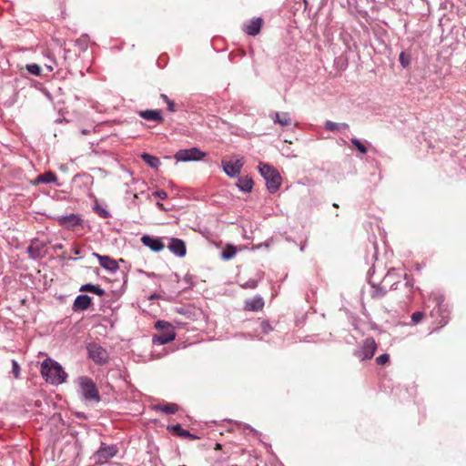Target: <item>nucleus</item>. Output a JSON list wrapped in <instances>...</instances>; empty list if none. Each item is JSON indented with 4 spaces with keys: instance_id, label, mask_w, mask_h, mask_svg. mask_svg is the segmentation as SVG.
<instances>
[{
    "instance_id": "obj_30",
    "label": "nucleus",
    "mask_w": 466,
    "mask_h": 466,
    "mask_svg": "<svg viewBox=\"0 0 466 466\" xmlns=\"http://www.w3.org/2000/svg\"><path fill=\"white\" fill-rule=\"evenodd\" d=\"M25 69L27 72L33 76H41L42 69L37 64H28L25 66Z\"/></svg>"
},
{
    "instance_id": "obj_32",
    "label": "nucleus",
    "mask_w": 466,
    "mask_h": 466,
    "mask_svg": "<svg viewBox=\"0 0 466 466\" xmlns=\"http://www.w3.org/2000/svg\"><path fill=\"white\" fill-rule=\"evenodd\" d=\"M424 312L422 311H415L411 314V323L413 325H417L424 319Z\"/></svg>"
},
{
    "instance_id": "obj_12",
    "label": "nucleus",
    "mask_w": 466,
    "mask_h": 466,
    "mask_svg": "<svg viewBox=\"0 0 466 466\" xmlns=\"http://www.w3.org/2000/svg\"><path fill=\"white\" fill-rule=\"evenodd\" d=\"M243 166L244 162L242 159H237L236 161H222L223 170L230 177H235L239 175Z\"/></svg>"
},
{
    "instance_id": "obj_38",
    "label": "nucleus",
    "mask_w": 466,
    "mask_h": 466,
    "mask_svg": "<svg viewBox=\"0 0 466 466\" xmlns=\"http://www.w3.org/2000/svg\"><path fill=\"white\" fill-rule=\"evenodd\" d=\"M272 329H273V328L268 320H263L261 322V331L264 334H268Z\"/></svg>"
},
{
    "instance_id": "obj_40",
    "label": "nucleus",
    "mask_w": 466,
    "mask_h": 466,
    "mask_svg": "<svg viewBox=\"0 0 466 466\" xmlns=\"http://www.w3.org/2000/svg\"><path fill=\"white\" fill-rule=\"evenodd\" d=\"M153 196L159 199H166L167 198V193L164 190H157L153 193Z\"/></svg>"
},
{
    "instance_id": "obj_5",
    "label": "nucleus",
    "mask_w": 466,
    "mask_h": 466,
    "mask_svg": "<svg viewBox=\"0 0 466 466\" xmlns=\"http://www.w3.org/2000/svg\"><path fill=\"white\" fill-rule=\"evenodd\" d=\"M155 328L158 330V333L153 335L152 343L154 345H164L176 339L175 329L169 322L157 320L155 323Z\"/></svg>"
},
{
    "instance_id": "obj_48",
    "label": "nucleus",
    "mask_w": 466,
    "mask_h": 466,
    "mask_svg": "<svg viewBox=\"0 0 466 466\" xmlns=\"http://www.w3.org/2000/svg\"><path fill=\"white\" fill-rule=\"evenodd\" d=\"M222 445L220 443H216L215 450H220Z\"/></svg>"
},
{
    "instance_id": "obj_18",
    "label": "nucleus",
    "mask_w": 466,
    "mask_h": 466,
    "mask_svg": "<svg viewBox=\"0 0 466 466\" xmlns=\"http://www.w3.org/2000/svg\"><path fill=\"white\" fill-rule=\"evenodd\" d=\"M265 302L260 295H256L251 299H246L244 302V310L246 311H259L264 308Z\"/></svg>"
},
{
    "instance_id": "obj_34",
    "label": "nucleus",
    "mask_w": 466,
    "mask_h": 466,
    "mask_svg": "<svg viewBox=\"0 0 466 466\" xmlns=\"http://www.w3.org/2000/svg\"><path fill=\"white\" fill-rule=\"evenodd\" d=\"M399 61L403 67H407L410 63V58L405 52H401L399 56Z\"/></svg>"
},
{
    "instance_id": "obj_10",
    "label": "nucleus",
    "mask_w": 466,
    "mask_h": 466,
    "mask_svg": "<svg viewBox=\"0 0 466 466\" xmlns=\"http://www.w3.org/2000/svg\"><path fill=\"white\" fill-rule=\"evenodd\" d=\"M47 243L40 240L39 238H34L31 240V244L27 248V253L29 258L32 259H40L46 256L45 248Z\"/></svg>"
},
{
    "instance_id": "obj_26",
    "label": "nucleus",
    "mask_w": 466,
    "mask_h": 466,
    "mask_svg": "<svg viewBox=\"0 0 466 466\" xmlns=\"http://www.w3.org/2000/svg\"><path fill=\"white\" fill-rule=\"evenodd\" d=\"M141 158L147 165H148L152 168H157L161 165V162L158 157L152 156L148 153H143L141 155Z\"/></svg>"
},
{
    "instance_id": "obj_31",
    "label": "nucleus",
    "mask_w": 466,
    "mask_h": 466,
    "mask_svg": "<svg viewBox=\"0 0 466 466\" xmlns=\"http://www.w3.org/2000/svg\"><path fill=\"white\" fill-rule=\"evenodd\" d=\"M350 142L361 154H366L368 152L367 147L360 139L352 137Z\"/></svg>"
},
{
    "instance_id": "obj_1",
    "label": "nucleus",
    "mask_w": 466,
    "mask_h": 466,
    "mask_svg": "<svg viewBox=\"0 0 466 466\" xmlns=\"http://www.w3.org/2000/svg\"><path fill=\"white\" fill-rule=\"evenodd\" d=\"M427 308H431L430 316L440 327L445 326L450 320L451 309L445 297L439 293L431 294Z\"/></svg>"
},
{
    "instance_id": "obj_21",
    "label": "nucleus",
    "mask_w": 466,
    "mask_h": 466,
    "mask_svg": "<svg viewBox=\"0 0 466 466\" xmlns=\"http://www.w3.org/2000/svg\"><path fill=\"white\" fill-rule=\"evenodd\" d=\"M167 431H171L174 435L186 438L191 441L198 440L199 437L195 435L188 431L183 429L180 424L167 426Z\"/></svg>"
},
{
    "instance_id": "obj_16",
    "label": "nucleus",
    "mask_w": 466,
    "mask_h": 466,
    "mask_svg": "<svg viewBox=\"0 0 466 466\" xmlns=\"http://www.w3.org/2000/svg\"><path fill=\"white\" fill-rule=\"evenodd\" d=\"M167 248L171 253L174 255L183 258L187 254V247L185 242L177 238H170V241L167 245Z\"/></svg>"
},
{
    "instance_id": "obj_44",
    "label": "nucleus",
    "mask_w": 466,
    "mask_h": 466,
    "mask_svg": "<svg viewBox=\"0 0 466 466\" xmlns=\"http://www.w3.org/2000/svg\"><path fill=\"white\" fill-rule=\"evenodd\" d=\"M72 252L75 254V255H79L80 254V248L78 247H74L72 248Z\"/></svg>"
},
{
    "instance_id": "obj_37",
    "label": "nucleus",
    "mask_w": 466,
    "mask_h": 466,
    "mask_svg": "<svg viewBox=\"0 0 466 466\" xmlns=\"http://www.w3.org/2000/svg\"><path fill=\"white\" fill-rule=\"evenodd\" d=\"M243 289H254L258 287V280L256 279H248L245 283L241 284Z\"/></svg>"
},
{
    "instance_id": "obj_45",
    "label": "nucleus",
    "mask_w": 466,
    "mask_h": 466,
    "mask_svg": "<svg viewBox=\"0 0 466 466\" xmlns=\"http://www.w3.org/2000/svg\"><path fill=\"white\" fill-rule=\"evenodd\" d=\"M55 249H62L63 248V244L61 243H57L54 246Z\"/></svg>"
},
{
    "instance_id": "obj_39",
    "label": "nucleus",
    "mask_w": 466,
    "mask_h": 466,
    "mask_svg": "<svg viewBox=\"0 0 466 466\" xmlns=\"http://www.w3.org/2000/svg\"><path fill=\"white\" fill-rule=\"evenodd\" d=\"M95 286L96 285H94L92 283H87V284L82 285L80 287L79 290L82 291V292H91V293H93L94 289H95Z\"/></svg>"
},
{
    "instance_id": "obj_23",
    "label": "nucleus",
    "mask_w": 466,
    "mask_h": 466,
    "mask_svg": "<svg viewBox=\"0 0 466 466\" xmlns=\"http://www.w3.org/2000/svg\"><path fill=\"white\" fill-rule=\"evenodd\" d=\"M57 180V176L53 171H47L38 175L33 181V185L36 186L39 184H50L55 183Z\"/></svg>"
},
{
    "instance_id": "obj_7",
    "label": "nucleus",
    "mask_w": 466,
    "mask_h": 466,
    "mask_svg": "<svg viewBox=\"0 0 466 466\" xmlns=\"http://www.w3.org/2000/svg\"><path fill=\"white\" fill-rule=\"evenodd\" d=\"M378 344L372 337L366 338L361 346L355 350L354 355L361 361L368 360L373 358Z\"/></svg>"
},
{
    "instance_id": "obj_47",
    "label": "nucleus",
    "mask_w": 466,
    "mask_h": 466,
    "mask_svg": "<svg viewBox=\"0 0 466 466\" xmlns=\"http://www.w3.org/2000/svg\"><path fill=\"white\" fill-rule=\"evenodd\" d=\"M46 67L47 68V70H48L49 72H52V71H53V69H54V68H53V66H52L51 65H46Z\"/></svg>"
},
{
    "instance_id": "obj_43",
    "label": "nucleus",
    "mask_w": 466,
    "mask_h": 466,
    "mask_svg": "<svg viewBox=\"0 0 466 466\" xmlns=\"http://www.w3.org/2000/svg\"><path fill=\"white\" fill-rule=\"evenodd\" d=\"M405 279H406V285L409 286L410 289H412L413 283H411L410 281V277L407 274H405Z\"/></svg>"
},
{
    "instance_id": "obj_25",
    "label": "nucleus",
    "mask_w": 466,
    "mask_h": 466,
    "mask_svg": "<svg viewBox=\"0 0 466 466\" xmlns=\"http://www.w3.org/2000/svg\"><path fill=\"white\" fill-rule=\"evenodd\" d=\"M324 127L329 132H340L350 129V126L347 123H336L330 120L325 122Z\"/></svg>"
},
{
    "instance_id": "obj_8",
    "label": "nucleus",
    "mask_w": 466,
    "mask_h": 466,
    "mask_svg": "<svg viewBox=\"0 0 466 466\" xmlns=\"http://www.w3.org/2000/svg\"><path fill=\"white\" fill-rule=\"evenodd\" d=\"M118 452L116 445H106L102 443L100 448L95 452L93 458L96 464H104L107 462L111 458L115 457Z\"/></svg>"
},
{
    "instance_id": "obj_17",
    "label": "nucleus",
    "mask_w": 466,
    "mask_h": 466,
    "mask_svg": "<svg viewBox=\"0 0 466 466\" xmlns=\"http://www.w3.org/2000/svg\"><path fill=\"white\" fill-rule=\"evenodd\" d=\"M141 242L143 243V245L149 248L154 252H159L165 248V245L161 238H154L149 235L142 236Z\"/></svg>"
},
{
    "instance_id": "obj_13",
    "label": "nucleus",
    "mask_w": 466,
    "mask_h": 466,
    "mask_svg": "<svg viewBox=\"0 0 466 466\" xmlns=\"http://www.w3.org/2000/svg\"><path fill=\"white\" fill-rule=\"evenodd\" d=\"M56 219L60 226L67 229H73L76 226H80L82 224V218L80 216L73 213L66 216H59Z\"/></svg>"
},
{
    "instance_id": "obj_19",
    "label": "nucleus",
    "mask_w": 466,
    "mask_h": 466,
    "mask_svg": "<svg viewBox=\"0 0 466 466\" xmlns=\"http://www.w3.org/2000/svg\"><path fill=\"white\" fill-rule=\"evenodd\" d=\"M263 25V20L260 17L252 18L248 24L244 25L243 31L251 36H255L259 34Z\"/></svg>"
},
{
    "instance_id": "obj_6",
    "label": "nucleus",
    "mask_w": 466,
    "mask_h": 466,
    "mask_svg": "<svg viewBox=\"0 0 466 466\" xmlns=\"http://www.w3.org/2000/svg\"><path fill=\"white\" fill-rule=\"evenodd\" d=\"M88 358L96 365H106L109 361L107 350L96 342L88 343L86 346Z\"/></svg>"
},
{
    "instance_id": "obj_42",
    "label": "nucleus",
    "mask_w": 466,
    "mask_h": 466,
    "mask_svg": "<svg viewBox=\"0 0 466 466\" xmlns=\"http://www.w3.org/2000/svg\"><path fill=\"white\" fill-rule=\"evenodd\" d=\"M185 281L189 285V286H192L193 285V282H192V276L189 275V274H187L184 278Z\"/></svg>"
},
{
    "instance_id": "obj_9",
    "label": "nucleus",
    "mask_w": 466,
    "mask_h": 466,
    "mask_svg": "<svg viewBox=\"0 0 466 466\" xmlns=\"http://www.w3.org/2000/svg\"><path fill=\"white\" fill-rule=\"evenodd\" d=\"M205 156V152H202L200 149L194 147L187 149H179L178 151H177L174 157L178 162H187L200 160Z\"/></svg>"
},
{
    "instance_id": "obj_2",
    "label": "nucleus",
    "mask_w": 466,
    "mask_h": 466,
    "mask_svg": "<svg viewBox=\"0 0 466 466\" xmlns=\"http://www.w3.org/2000/svg\"><path fill=\"white\" fill-rule=\"evenodd\" d=\"M41 375L46 382L53 385L62 384L67 377L62 366L51 359H46L42 362Z\"/></svg>"
},
{
    "instance_id": "obj_3",
    "label": "nucleus",
    "mask_w": 466,
    "mask_h": 466,
    "mask_svg": "<svg viewBox=\"0 0 466 466\" xmlns=\"http://www.w3.org/2000/svg\"><path fill=\"white\" fill-rule=\"evenodd\" d=\"M77 385V391L84 401L98 403L101 400L97 386L90 377H78Z\"/></svg>"
},
{
    "instance_id": "obj_46",
    "label": "nucleus",
    "mask_w": 466,
    "mask_h": 466,
    "mask_svg": "<svg viewBox=\"0 0 466 466\" xmlns=\"http://www.w3.org/2000/svg\"><path fill=\"white\" fill-rule=\"evenodd\" d=\"M159 298H160V296H159V295H157V294H153V295H151V296L149 297V299H159Z\"/></svg>"
},
{
    "instance_id": "obj_49",
    "label": "nucleus",
    "mask_w": 466,
    "mask_h": 466,
    "mask_svg": "<svg viewBox=\"0 0 466 466\" xmlns=\"http://www.w3.org/2000/svg\"><path fill=\"white\" fill-rule=\"evenodd\" d=\"M157 207L160 208L161 209H164L163 204H161V203H157Z\"/></svg>"
},
{
    "instance_id": "obj_11",
    "label": "nucleus",
    "mask_w": 466,
    "mask_h": 466,
    "mask_svg": "<svg viewBox=\"0 0 466 466\" xmlns=\"http://www.w3.org/2000/svg\"><path fill=\"white\" fill-rule=\"evenodd\" d=\"M393 277V274L389 271L385 278L382 279L380 284L371 283L370 285V297L374 299H379L383 298L387 293V283Z\"/></svg>"
},
{
    "instance_id": "obj_41",
    "label": "nucleus",
    "mask_w": 466,
    "mask_h": 466,
    "mask_svg": "<svg viewBox=\"0 0 466 466\" xmlns=\"http://www.w3.org/2000/svg\"><path fill=\"white\" fill-rule=\"evenodd\" d=\"M93 293L97 295V296H104L106 294V291H105V289H103L99 286L96 285Z\"/></svg>"
},
{
    "instance_id": "obj_33",
    "label": "nucleus",
    "mask_w": 466,
    "mask_h": 466,
    "mask_svg": "<svg viewBox=\"0 0 466 466\" xmlns=\"http://www.w3.org/2000/svg\"><path fill=\"white\" fill-rule=\"evenodd\" d=\"M95 211L102 218H108L110 217L109 211L102 207L96 206Z\"/></svg>"
},
{
    "instance_id": "obj_28",
    "label": "nucleus",
    "mask_w": 466,
    "mask_h": 466,
    "mask_svg": "<svg viewBox=\"0 0 466 466\" xmlns=\"http://www.w3.org/2000/svg\"><path fill=\"white\" fill-rule=\"evenodd\" d=\"M237 253V248L233 245H227L221 252V258L224 260H229L234 258Z\"/></svg>"
},
{
    "instance_id": "obj_51",
    "label": "nucleus",
    "mask_w": 466,
    "mask_h": 466,
    "mask_svg": "<svg viewBox=\"0 0 466 466\" xmlns=\"http://www.w3.org/2000/svg\"><path fill=\"white\" fill-rule=\"evenodd\" d=\"M300 250L303 251L304 250V245L300 247Z\"/></svg>"
},
{
    "instance_id": "obj_14",
    "label": "nucleus",
    "mask_w": 466,
    "mask_h": 466,
    "mask_svg": "<svg viewBox=\"0 0 466 466\" xmlns=\"http://www.w3.org/2000/svg\"><path fill=\"white\" fill-rule=\"evenodd\" d=\"M93 256L98 259L100 266L107 271L115 273L118 270L119 266L117 262L109 256L100 255L96 252L93 253Z\"/></svg>"
},
{
    "instance_id": "obj_27",
    "label": "nucleus",
    "mask_w": 466,
    "mask_h": 466,
    "mask_svg": "<svg viewBox=\"0 0 466 466\" xmlns=\"http://www.w3.org/2000/svg\"><path fill=\"white\" fill-rule=\"evenodd\" d=\"M157 410H160L166 414H175L178 410V407L175 403H167L165 405H157L155 407Z\"/></svg>"
},
{
    "instance_id": "obj_36",
    "label": "nucleus",
    "mask_w": 466,
    "mask_h": 466,
    "mask_svg": "<svg viewBox=\"0 0 466 466\" xmlns=\"http://www.w3.org/2000/svg\"><path fill=\"white\" fill-rule=\"evenodd\" d=\"M12 373L15 379L20 377V366L15 360H12Z\"/></svg>"
},
{
    "instance_id": "obj_24",
    "label": "nucleus",
    "mask_w": 466,
    "mask_h": 466,
    "mask_svg": "<svg viewBox=\"0 0 466 466\" xmlns=\"http://www.w3.org/2000/svg\"><path fill=\"white\" fill-rule=\"evenodd\" d=\"M253 185V179L249 176L239 177L238 182L236 183L238 188L244 193L251 192Z\"/></svg>"
},
{
    "instance_id": "obj_29",
    "label": "nucleus",
    "mask_w": 466,
    "mask_h": 466,
    "mask_svg": "<svg viewBox=\"0 0 466 466\" xmlns=\"http://www.w3.org/2000/svg\"><path fill=\"white\" fill-rule=\"evenodd\" d=\"M160 97L167 104V109L168 112L175 113L177 111L176 104L166 94H161Z\"/></svg>"
},
{
    "instance_id": "obj_20",
    "label": "nucleus",
    "mask_w": 466,
    "mask_h": 466,
    "mask_svg": "<svg viewBox=\"0 0 466 466\" xmlns=\"http://www.w3.org/2000/svg\"><path fill=\"white\" fill-rule=\"evenodd\" d=\"M92 304V298L88 295H78L73 303L74 311H84L86 310Z\"/></svg>"
},
{
    "instance_id": "obj_4",
    "label": "nucleus",
    "mask_w": 466,
    "mask_h": 466,
    "mask_svg": "<svg viewBox=\"0 0 466 466\" xmlns=\"http://www.w3.org/2000/svg\"><path fill=\"white\" fill-rule=\"evenodd\" d=\"M258 171L266 180V187L269 193H276L281 186V176L272 166L260 162L258 166Z\"/></svg>"
},
{
    "instance_id": "obj_15",
    "label": "nucleus",
    "mask_w": 466,
    "mask_h": 466,
    "mask_svg": "<svg viewBox=\"0 0 466 466\" xmlns=\"http://www.w3.org/2000/svg\"><path fill=\"white\" fill-rule=\"evenodd\" d=\"M137 115L147 121H152L157 124H163L164 123V117L162 115V111L160 109H147V110H140L137 112Z\"/></svg>"
},
{
    "instance_id": "obj_35",
    "label": "nucleus",
    "mask_w": 466,
    "mask_h": 466,
    "mask_svg": "<svg viewBox=\"0 0 466 466\" xmlns=\"http://www.w3.org/2000/svg\"><path fill=\"white\" fill-rule=\"evenodd\" d=\"M390 361V355L388 353H384L376 358V363L378 365L383 366Z\"/></svg>"
},
{
    "instance_id": "obj_22",
    "label": "nucleus",
    "mask_w": 466,
    "mask_h": 466,
    "mask_svg": "<svg viewBox=\"0 0 466 466\" xmlns=\"http://www.w3.org/2000/svg\"><path fill=\"white\" fill-rule=\"evenodd\" d=\"M269 117L272 119L274 124H278L281 127H289L292 123L291 117L288 112H272L269 115Z\"/></svg>"
},
{
    "instance_id": "obj_50",
    "label": "nucleus",
    "mask_w": 466,
    "mask_h": 466,
    "mask_svg": "<svg viewBox=\"0 0 466 466\" xmlns=\"http://www.w3.org/2000/svg\"><path fill=\"white\" fill-rule=\"evenodd\" d=\"M394 285H395V283L391 284V285H390V289H395V288H394Z\"/></svg>"
}]
</instances>
